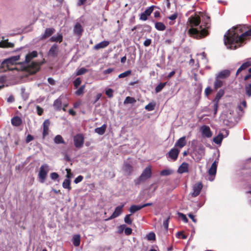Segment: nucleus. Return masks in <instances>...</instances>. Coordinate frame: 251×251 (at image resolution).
Returning <instances> with one entry per match:
<instances>
[{
    "label": "nucleus",
    "instance_id": "nucleus-1",
    "mask_svg": "<svg viewBox=\"0 0 251 251\" xmlns=\"http://www.w3.org/2000/svg\"><path fill=\"white\" fill-rule=\"evenodd\" d=\"M251 39V29L244 25H239L229 29L224 35V43L229 47L244 46Z\"/></svg>",
    "mask_w": 251,
    "mask_h": 251
},
{
    "label": "nucleus",
    "instance_id": "nucleus-2",
    "mask_svg": "<svg viewBox=\"0 0 251 251\" xmlns=\"http://www.w3.org/2000/svg\"><path fill=\"white\" fill-rule=\"evenodd\" d=\"M210 17L205 13L201 16H191L188 19L189 25L191 28L188 30L189 34L194 38L204 37L208 34L207 28L209 25Z\"/></svg>",
    "mask_w": 251,
    "mask_h": 251
},
{
    "label": "nucleus",
    "instance_id": "nucleus-3",
    "mask_svg": "<svg viewBox=\"0 0 251 251\" xmlns=\"http://www.w3.org/2000/svg\"><path fill=\"white\" fill-rule=\"evenodd\" d=\"M37 53L36 51L26 54L25 56V61L23 63L24 70L30 74H34L38 71L40 66L43 63V60L40 61H31L34 57H36Z\"/></svg>",
    "mask_w": 251,
    "mask_h": 251
},
{
    "label": "nucleus",
    "instance_id": "nucleus-4",
    "mask_svg": "<svg viewBox=\"0 0 251 251\" xmlns=\"http://www.w3.org/2000/svg\"><path fill=\"white\" fill-rule=\"evenodd\" d=\"M20 57L19 55L12 56L2 61L1 65L3 68L6 67L8 69H10L9 66L17 64V62L20 59Z\"/></svg>",
    "mask_w": 251,
    "mask_h": 251
},
{
    "label": "nucleus",
    "instance_id": "nucleus-5",
    "mask_svg": "<svg viewBox=\"0 0 251 251\" xmlns=\"http://www.w3.org/2000/svg\"><path fill=\"white\" fill-rule=\"evenodd\" d=\"M151 176V167L150 166H148L146 167L141 176L138 178L136 180V184H139L141 182L144 181L149 178H150Z\"/></svg>",
    "mask_w": 251,
    "mask_h": 251
},
{
    "label": "nucleus",
    "instance_id": "nucleus-6",
    "mask_svg": "<svg viewBox=\"0 0 251 251\" xmlns=\"http://www.w3.org/2000/svg\"><path fill=\"white\" fill-rule=\"evenodd\" d=\"M48 167L49 166L47 164H44L40 168L38 176L41 183H44L46 179L48 172Z\"/></svg>",
    "mask_w": 251,
    "mask_h": 251
},
{
    "label": "nucleus",
    "instance_id": "nucleus-7",
    "mask_svg": "<svg viewBox=\"0 0 251 251\" xmlns=\"http://www.w3.org/2000/svg\"><path fill=\"white\" fill-rule=\"evenodd\" d=\"M218 159L214 161V162L212 164L211 167L208 170V174L209 175V177L208 179L210 181H212L214 179L215 176L217 171V167L218 162Z\"/></svg>",
    "mask_w": 251,
    "mask_h": 251
},
{
    "label": "nucleus",
    "instance_id": "nucleus-8",
    "mask_svg": "<svg viewBox=\"0 0 251 251\" xmlns=\"http://www.w3.org/2000/svg\"><path fill=\"white\" fill-rule=\"evenodd\" d=\"M203 185L201 182H199L196 183L193 187V192L191 195L193 197L198 196L201 193Z\"/></svg>",
    "mask_w": 251,
    "mask_h": 251
},
{
    "label": "nucleus",
    "instance_id": "nucleus-9",
    "mask_svg": "<svg viewBox=\"0 0 251 251\" xmlns=\"http://www.w3.org/2000/svg\"><path fill=\"white\" fill-rule=\"evenodd\" d=\"M74 144L76 148H81L84 143V138L82 134H76L74 137Z\"/></svg>",
    "mask_w": 251,
    "mask_h": 251
},
{
    "label": "nucleus",
    "instance_id": "nucleus-10",
    "mask_svg": "<svg viewBox=\"0 0 251 251\" xmlns=\"http://www.w3.org/2000/svg\"><path fill=\"white\" fill-rule=\"evenodd\" d=\"M154 9V6H151L148 7L146 10L141 13L140 16V20L142 21H146L148 19V17L150 16L152 12Z\"/></svg>",
    "mask_w": 251,
    "mask_h": 251
},
{
    "label": "nucleus",
    "instance_id": "nucleus-11",
    "mask_svg": "<svg viewBox=\"0 0 251 251\" xmlns=\"http://www.w3.org/2000/svg\"><path fill=\"white\" fill-rule=\"evenodd\" d=\"M202 135L203 137L210 138L212 136V133L210 127L207 126H203L201 127Z\"/></svg>",
    "mask_w": 251,
    "mask_h": 251
},
{
    "label": "nucleus",
    "instance_id": "nucleus-12",
    "mask_svg": "<svg viewBox=\"0 0 251 251\" xmlns=\"http://www.w3.org/2000/svg\"><path fill=\"white\" fill-rule=\"evenodd\" d=\"M230 75V71L229 70H224L219 72L216 75V77L221 79H225L227 78Z\"/></svg>",
    "mask_w": 251,
    "mask_h": 251
},
{
    "label": "nucleus",
    "instance_id": "nucleus-13",
    "mask_svg": "<svg viewBox=\"0 0 251 251\" xmlns=\"http://www.w3.org/2000/svg\"><path fill=\"white\" fill-rule=\"evenodd\" d=\"M63 98V97L61 96L54 101L53 107L55 110L60 111L62 109Z\"/></svg>",
    "mask_w": 251,
    "mask_h": 251
},
{
    "label": "nucleus",
    "instance_id": "nucleus-14",
    "mask_svg": "<svg viewBox=\"0 0 251 251\" xmlns=\"http://www.w3.org/2000/svg\"><path fill=\"white\" fill-rule=\"evenodd\" d=\"M124 206V204H123L122 205H120L117 206L114 211V212L113 213V214L111 215V216L107 219L108 220H111L112 219L115 218L117 217H118L119 215H121V214L122 212V209L123 208Z\"/></svg>",
    "mask_w": 251,
    "mask_h": 251
},
{
    "label": "nucleus",
    "instance_id": "nucleus-15",
    "mask_svg": "<svg viewBox=\"0 0 251 251\" xmlns=\"http://www.w3.org/2000/svg\"><path fill=\"white\" fill-rule=\"evenodd\" d=\"M50 122L49 120H46L43 123V138H45L49 135V126Z\"/></svg>",
    "mask_w": 251,
    "mask_h": 251
},
{
    "label": "nucleus",
    "instance_id": "nucleus-16",
    "mask_svg": "<svg viewBox=\"0 0 251 251\" xmlns=\"http://www.w3.org/2000/svg\"><path fill=\"white\" fill-rule=\"evenodd\" d=\"M83 31V28L80 23H77L74 26V33L75 35L80 36Z\"/></svg>",
    "mask_w": 251,
    "mask_h": 251
},
{
    "label": "nucleus",
    "instance_id": "nucleus-17",
    "mask_svg": "<svg viewBox=\"0 0 251 251\" xmlns=\"http://www.w3.org/2000/svg\"><path fill=\"white\" fill-rule=\"evenodd\" d=\"M15 44L8 41V40L4 37H2V40L0 41V47H13Z\"/></svg>",
    "mask_w": 251,
    "mask_h": 251
},
{
    "label": "nucleus",
    "instance_id": "nucleus-18",
    "mask_svg": "<svg viewBox=\"0 0 251 251\" xmlns=\"http://www.w3.org/2000/svg\"><path fill=\"white\" fill-rule=\"evenodd\" d=\"M55 32V29L53 28H47L45 30L44 34L42 35L41 38L43 39H46L51 36Z\"/></svg>",
    "mask_w": 251,
    "mask_h": 251
},
{
    "label": "nucleus",
    "instance_id": "nucleus-19",
    "mask_svg": "<svg viewBox=\"0 0 251 251\" xmlns=\"http://www.w3.org/2000/svg\"><path fill=\"white\" fill-rule=\"evenodd\" d=\"M63 36L61 33H57L56 35L52 36L50 40L52 42L60 43L62 41Z\"/></svg>",
    "mask_w": 251,
    "mask_h": 251
},
{
    "label": "nucleus",
    "instance_id": "nucleus-20",
    "mask_svg": "<svg viewBox=\"0 0 251 251\" xmlns=\"http://www.w3.org/2000/svg\"><path fill=\"white\" fill-rule=\"evenodd\" d=\"M179 153V151L176 148L172 149L169 152V156L174 160H176Z\"/></svg>",
    "mask_w": 251,
    "mask_h": 251
},
{
    "label": "nucleus",
    "instance_id": "nucleus-21",
    "mask_svg": "<svg viewBox=\"0 0 251 251\" xmlns=\"http://www.w3.org/2000/svg\"><path fill=\"white\" fill-rule=\"evenodd\" d=\"M188 164L186 162H183L179 166L178 169V173L179 174H183L188 172Z\"/></svg>",
    "mask_w": 251,
    "mask_h": 251
},
{
    "label": "nucleus",
    "instance_id": "nucleus-22",
    "mask_svg": "<svg viewBox=\"0 0 251 251\" xmlns=\"http://www.w3.org/2000/svg\"><path fill=\"white\" fill-rule=\"evenodd\" d=\"M224 81L215 76V80L214 84V89L217 90L218 88L222 87L224 84Z\"/></svg>",
    "mask_w": 251,
    "mask_h": 251
},
{
    "label": "nucleus",
    "instance_id": "nucleus-23",
    "mask_svg": "<svg viewBox=\"0 0 251 251\" xmlns=\"http://www.w3.org/2000/svg\"><path fill=\"white\" fill-rule=\"evenodd\" d=\"M186 144V141L185 140V137L183 136L179 138L178 141L176 143L175 146L178 147L180 148H182L184 147Z\"/></svg>",
    "mask_w": 251,
    "mask_h": 251
},
{
    "label": "nucleus",
    "instance_id": "nucleus-24",
    "mask_svg": "<svg viewBox=\"0 0 251 251\" xmlns=\"http://www.w3.org/2000/svg\"><path fill=\"white\" fill-rule=\"evenodd\" d=\"M224 138V135L222 133H220L218 134V135L215 137L213 139V141L217 144H221L222 143V141Z\"/></svg>",
    "mask_w": 251,
    "mask_h": 251
},
{
    "label": "nucleus",
    "instance_id": "nucleus-25",
    "mask_svg": "<svg viewBox=\"0 0 251 251\" xmlns=\"http://www.w3.org/2000/svg\"><path fill=\"white\" fill-rule=\"evenodd\" d=\"M246 94L250 97L251 96V80L247 81L245 84Z\"/></svg>",
    "mask_w": 251,
    "mask_h": 251
},
{
    "label": "nucleus",
    "instance_id": "nucleus-26",
    "mask_svg": "<svg viewBox=\"0 0 251 251\" xmlns=\"http://www.w3.org/2000/svg\"><path fill=\"white\" fill-rule=\"evenodd\" d=\"M225 94V91L223 89H220L216 94L215 98L213 102H218L220 99Z\"/></svg>",
    "mask_w": 251,
    "mask_h": 251
},
{
    "label": "nucleus",
    "instance_id": "nucleus-27",
    "mask_svg": "<svg viewBox=\"0 0 251 251\" xmlns=\"http://www.w3.org/2000/svg\"><path fill=\"white\" fill-rule=\"evenodd\" d=\"M21 123L22 120L19 117H15L11 119V124L14 126H19Z\"/></svg>",
    "mask_w": 251,
    "mask_h": 251
},
{
    "label": "nucleus",
    "instance_id": "nucleus-28",
    "mask_svg": "<svg viewBox=\"0 0 251 251\" xmlns=\"http://www.w3.org/2000/svg\"><path fill=\"white\" fill-rule=\"evenodd\" d=\"M106 126L105 125H103L101 126L100 127H97L95 129V132L99 135H103L106 130Z\"/></svg>",
    "mask_w": 251,
    "mask_h": 251
},
{
    "label": "nucleus",
    "instance_id": "nucleus-29",
    "mask_svg": "<svg viewBox=\"0 0 251 251\" xmlns=\"http://www.w3.org/2000/svg\"><path fill=\"white\" fill-rule=\"evenodd\" d=\"M141 205H132L130 206L129 210L131 213H134L136 211L141 209Z\"/></svg>",
    "mask_w": 251,
    "mask_h": 251
},
{
    "label": "nucleus",
    "instance_id": "nucleus-30",
    "mask_svg": "<svg viewBox=\"0 0 251 251\" xmlns=\"http://www.w3.org/2000/svg\"><path fill=\"white\" fill-rule=\"evenodd\" d=\"M80 237L79 235H75L73 236V244L75 247H78L80 244Z\"/></svg>",
    "mask_w": 251,
    "mask_h": 251
},
{
    "label": "nucleus",
    "instance_id": "nucleus-31",
    "mask_svg": "<svg viewBox=\"0 0 251 251\" xmlns=\"http://www.w3.org/2000/svg\"><path fill=\"white\" fill-rule=\"evenodd\" d=\"M155 27L158 30L163 31L165 29L166 26L165 25L161 22H156L155 24Z\"/></svg>",
    "mask_w": 251,
    "mask_h": 251
},
{
    "label": "nucleus",
    "instance_id": "nucleus-32",
    "mask_svg": "<svg viewBox=\"0 0 251 251\" xmlns=\"http://www.w3.org/2000/svg\"><path fill=\"white\" fill-rule=\"evenodd\" d=\"M70 183L71 181L69 179H65L62 184L63 188L65 189H67L68 190H70L71 189Z\"/></svg>",
    "mask_w": 251,
    "mask_h": 251
},
{
    "label": "nucleus",
    "instance_id": "nucleus-33",
    "mask_svg": "<svg viewBox=\"0 0 251 251\" xmlns=\"http://www.w3.org/2000/svg\"><path fill=\"white\" fill-rule=\"evenodd\" d=\"M54 142L56 144H65L64 140L60 135H56L54 138Z\"/></svg>",
    "mask_w": 251,
    "mask_h": 251
},
{
    "label": "nucleus",
    "instance_id": "nucleus-34",
    "mask_svg": "<svg viewBox=\"0 0 251 251\" xmlns=\"http://www.w3.org/2000/svg\"><path fill=\"white\" fill-rule=\"evenodd\" d=\"M166 82L160 83L155 88V91L156 93H158L161 91L163 88L166 86Z\"/></svg>",
    "mask_w": 251,
    "mask_h": 251
},
{
    "label": "nucleus",
    "instance_id": "nucleus-35",
    "mask_svg": "<svg viewBox=\"0 0 251 251\" xmlns=\"http://www.w3.org/2000/svg\"><path fill=\"white\" fill-rule=\"evenodd\" d=\"M124 170L126 173L129 174L132 171V166L129 164L125 163L124 165Z\"/></svg>",
    "mask_w": 251,
    "mask_h": 251
},
{
    "label": "nucleus",
    "instance_id": "nucleus-36",
    "mask_svg": "<svg viewBox=\"0 0 251 251\" xmlns=\"http://www.w3.org/2000/svg\"><path fill=\"white\" fill-rule=\"evenodd\" d=\"M251 66V59L248 60L246 62L244 63L241 66L240 68L243 70H245Z\"/></svg>",
    "mask_w": 251,
    "mask_h": 251
},
{
    "label": "nucleus",
    "instance_id": "nucleus-37",
    "mask_svg": "<svg viewBox=\"0 0 251 251\" xmlns=\"http://www.w3.org/2000/svg\"><path fill=\"white\" fill-rule=\"evenodd\" d=\"M155 103L150 102L145 106V108L146 110H147L149 111H151L154 110V109L155 108Z\"/></svg>",
    "mask_w": 251,
    "mask_h": 251
},
{
    "label": "nucleus",
    "instance_id": "nucleus-38",
    "mask_svg": "<svg viewBox=\"0 0 251 251\" xmlns=\"http://www.w3.org/2000/svg\"><path fill=\"white\" fill-rule=\"evenodd\" d=\"M173 173V171L170 169H165L160 172V175L163 176H167Z\"/></svg>",
    "mask_w": 251,
    "mask_h": 251
},
{
    "label": "nucleus",
    "instance_id": "nucleus-39",
    "mask_svg": "<svg viewBox=\"0 0 251 251\" xmlns=\"http://www.w3.org/2000/svg\"><path fill=\"white\" fill-rule=\"evenodd\" d=\"M135 102L136 100L134 98L130 97H127L124 101V103H133Z\"/></svg>",
    "mask_w": 251,
    "mask_h": 251
},
{
    "label": "nucleus",
    "instance_id": "nucleus-40",
    "mask_svg": "<svg viewBox=\"0 0 251 251\" xmlns=\"http://www.w3.org/2000/svg\"><path fill=\"white\" fill-rule=\"evenodd\" d=\"M109 44L108 41H104L97 44L94 47H106L109 45Z\"/></svg>",
    "mask_w": 251,
    "mask_h": 251
},
{
    "label": "nucleus",
    "instance_id": "nucleus-41",
    "mask_svg": "<svg viewBox=\"0 0 251 251\" xmlns=\"http://www.w3.org/2000/svg\"><path fill=\"white\" fill-rule=\"evenodd\" d=\"M131 72L129 70L126 71L121 74H120L118 76V77L121 78H124L127 76H128L129 75L131 74Z\"/></svg>",
    "mask_w": 251,
    "mask_h": 251
},
{
    "label": "nucleus",
    "instance_id": "nucleus-42",
    "mask_svg": "<svg viewBox=\"0 0 251 251\" xmlns=\"http://www.w3.org/2000/svg\"><path fill=\"white\" fill-rule=\"evenodd\" d=\"M130 214L126 215L124 219V221L126 223L131 225L132 224V220L130 219Z\"/></svg>",
    "mask_w": 251,
    "mask_h": 251
},
{
    "label": "nucleus",
    "instance_id": "nucleus-43",
    "mask_svg": "<svg viewBox=\"0 0 251 251\" xmlns=\"http://www.w3.org/2000/svg\"><path fill=\"white\" fill-rule=\"evenodd\" d=\"M87 72V70L86 69L84 68H81L77 70L76 74L77 75H80L85 74Z\"/></svg>",
    "mask_w": 251,
    "mask_h": 251
},
{
    "label": "nucleus",
    "instance_id": "nucleus-44",
    "mask_svg": "<svg viewBox=\"0 0 251 251\" xmlns=\"http://www.w3.org/2000/svg\"><path fill=\"white\" fill-rule=\"evenodd\" d=\"M84 88V85L81 86L75 92V94L78 96L82 95L83 93Z\"/></svg>",
    "mask_w": 251,
    "mask_h": 251
},
{
    "label": "nucleus",
    "instance_id": "nucleus-45",
    "mask_svg": "<svg viewBox=\"0 0 251 251\" xmlns=\"http://www.w3.org/2000/svg\"><path fill=\"white\" fill-rule=\"evenodd\" d=\"M147 238L149 240H154L155 238V235L153 232H150L147 235Z\"/></svg>",
    "mask_w": 251,
    "mask_h": 251
},
{
    "label": "nucleus",
    "instance_id": "nucleus-46",
    "mask_svg": "<svg viewBox=\"0 0 251 251\" xmlns=\"http://www.w3.org/2000/svg\"><path fill=\"white\" fill-rule=\"evenodd\" d=\"M178 214L184 222L187 223L188 222V219L185 215L181 213H178Z\"/></svg>",
    "mask_w": 251,
    "mask_h": 251
},
{
    "label": "nucleus",
    "instance_id": "nucleus-47",
    "mask_svg": "<svg viewBox=\"0 0 251 251\" xmlns=\"http://www.w3.org/2000/svg\"><path fill=\"white\" fill-rule=\"evenodd\" d=\"M81 83V80L79 78H77L74 81V86L77 88Z\"/></svg>",
    "mask_w": 251,
    "mask_h": 251
},
{
    "label": "nucleus",
    "instance_id": "nucleus-48",
    "mask_svg": "<svg viewBox=\"0 0 251 251\" xmlns=\"http://www.w3.org/2000/svg\"><path fill=\"white\" fill-rule=\"evenodd\" d=\"M113 91L111 89H108L105 92L106 95L110 98H111L113 97Z\"/></svg>",
    "mask_w": 251,
    "mask_h": 251
},
{
    "label": "nucleus",
    "instance_id": "nucleus-49",
    "mask_svg": "<svg viewBox=\"0 0 251 251\" xmlns=\"http://www.w3.org/2000/svg\"><path fill=\"white\" fill-rule=\"evenodd\" d=\"M214 103L213 105V110H214V114L216 115L217 112L218 108V102H213Z\"/></svg>",
    "mask_w": 251,
    "mask_h": 251
},
{
    "label": "nucleus",
    "instance_id": "nucleus-50",
    "mask_svg": "<svg viewBox=\"0 0 251 251\" xmlns=\"http://www.w3.org/2000/svg\"><path fill=\"white\" fill-rule=\"evenodd\" d=\"M212 92V89L210 87L208 86L206 88L204 91V93L206 96H208Z\"/></svg>",
    "mask_w": 251,
    "mask_h": 251
},
{
    "label": "nucleus",
    "instance_id": "nucleus-51",
    "mask_svg": "<svg viewBox=\"0 0 251 251\" xmlns=\"http://www.w3.org/2000/svg\"><path fill=\"white\" fill-rule=\"evenodd\" d=\"M50 177L53 180H56L59 177V175L56 173H52L50 174Z\"/></svg>",
    "mask_w": 251,
    "mask_h": 251
},
{
    "label": "nucleus",
    "instance_id": "nucleus-52",
    "mask_svg": "<svg viewBox=\"0 0 251 251\" xmlns=\"http://www.w3.org/2000/svg\"><path fill=\"white\" fill-rule=\"evenodd\" d=\"M132 233V229L130 227H125V233L126 235H129L131 234Z\"/></svg>",
    "mask_w": 251,
    "mask_h": 251
},
{
    "label": "nucleus",
    "instance_id": "nucleus-53",
    "mask_svg": "<svg viewBox=\"0 0 251 251\" xmlns=\"http://www.w3.org/2000/svg\"><path fill=\"white\" fill-rule=\"evenodd\" d=\"M83 176H78L76 178H75L74 180V182L76 184L81 182L83 179Z\"/></svg>",
    "mask_w": 251,
    "mask_h": 251
},
{
    "label": "nucleus",
    "instance_id": "nucleus-54",
    "mask_svg": "<svg viewBox=\"0 0 251 251\" xmlns=\"http://www.w3.org/2000/svg\"><path fill=\"white\" fill-rule=\"evenodd\" d=\"M36 110L39 115H41L43 112V109L39 106H36Z\"/></svg>",
    "mask_w": 251,
    "mask_h": 251
},
{
    "label": "nucleus",
    "instance_id": "nucleus-55",
    "mask_svg": "<svg viewBox=\"0 0 251 251\" xmlns=\"http://www.w3.org/2000/svg\"><path fill=\"white\" fill-rule=\"evenodd\" d=\"M177 237L180 238L181 237L182 239H186L187 238V236L183 234L182 232H178L176 234Z\"/></svg>",
    "mask_w": 251,
    "mask_h": 251
},
{
    "label": "nucleus",
    "instance_id": "nucleus-56",
    "mask_svg": "<svg viewBox=\"0 0 251 251\" xmlns=\"http://www.w3.org/2000/svg\"><path fill=\"white\" fill-rule=\"evenodd\" d=\"M177 17V14L176 13H174V14L170 16L169 17H168V18L172 21H174V20H176Z\"/></svg>",
    "mask_w": 251,
    "mask_h": 251
},
{
    "label": "nucleus",
    "instance_id": "nucleus-57",
    "mask_svg": "<svg viewBox=\"0 0 251 251\" xmlns=\"http://www.w3.org/2000/svg\"><path fill=\"white\" fill-rule=\"evenodd\" d=\"M151 43V40L148 39H146L144 42V45L146 47H148L150 45Z\"/></svg>",
    "mask_w": 251,
    "mask_h": 251
},
{
    "label": "nucleus",
    "instance_id": "nucleus-58",
    "mask_svg": "<svg viewBox=\"0 0 251 251\" xmlns=\"http://www.w3.org/2000/svg\"><path fill=\"white\" fill-rule=\"evenodd\" d=\"M33 139V137L31 135H28L26 138V142L29 143Z\"/></svg>",
    "mask_w": 251,
    "mask_h": 251
},
{
    "label": "nucleus",
    "instance_id": "nucleus-59",
    "mask_svg": "<svg viewBox=\"0 0 251 251\" xmlns=\"http://www.w3.org/2000/svg\"><path fill=\"white\" fill-rule=\"evenodd\" d=\"M14 97L12 95L10 96L7 99V101L9 103H11L14 102Z\"/></svg>",
    "mask_w": 251,
    "mask_h": 251
},
{
    "label": "nucleus",
    "instance_id": "nucleus-60",
    "mask_svg": "<svg viewBox=\"0 0 251 251\" xmlns=\"http://www.w3.org/2000/svg\"><path fill=\"white\" fill-rule=\"evenodd\" d=\"M126 226L125 225H121L119 227V232L122 233L125 230Z\"/></svg>",
    "mask_w": 251,
    "mask_h": 251
},
{
    "label": "nucleus",
    "instance_id": "nucleus-61",
    "mask_svg": "<svg viewBox=\"0 0 251 251\" xmlns=\"http://www.w3.org/2000/svg\"><path fill=\"white\" fill-rule=\"evenodd\" d=\"M48 81L50 85H54L55 84L54 80L51 77H49L48 78Z\"/></svg>",
    "mask_w": 251,
    "mask_h": 251
},
{
    "label": "nucleus",
    "instance_id": "nucleus-62",
    "mask_svg": "<svg viewBox=\"0 0 251 251\" xmlns=\"http://www.w3.org/2000/svg\"><path fill=\"white\" fill-rule=\"evenodd\" d=\"M101 94L100 93H99L98 94L96 97H95V100L94 101L93 103H96L97 101L99 100L101 98Z\"/></svg>",
    "mask_w": 251,
    "mask_h": 251
},
{
    "label": "nucleus",
    "instance_id": "nucleus-63",
    "mask_svg": "<svg viewBox=\"0 0 251 251\" xmlns=\"http://www.w3.org/2000/svg\"><path fill=\"white\" fill-rule=\"evenodd\" d=\"M169 219V218H168L167 220L164 221L163 222V225L164 226L166 229H168V220Z\"/></svg>",
    "mask_w": 251,
    "mask_h": 251
},
{
    "label": "nucleus",
    "instance_id": "nucleus-64",
    "mask_svg": "<svg viewBox=\"0 0 251 251\" xmlns=\"http://www.w3.org/2000/svg\"><path fill=\"white\" fill-rule=\"evenodd\" d=\"M188 216L190 218H191L192 219V220L194 222V223H196L197 222V220L195 218V216L191 213H189L188 214Z\"/></svg>",
    "mask_w": 251,
    "mask_h": 251
}]
</instances>
